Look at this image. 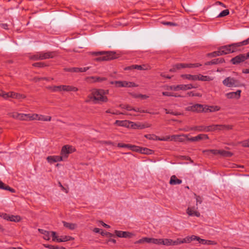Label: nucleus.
Wrapping results in <instances>:
<instances>
[{"instance_id": "72a5a7b5", "label": "nucleus", "mask_w": 249, "mask_h": 249, "mask_svg": "<svg viewBox=\"0 0 249 249\" xmlns=\"http://www.w3.org/2000/svg\"><path fill=\"white\" fill-rule=\"evenodd\" d=\"M181 77L183 79H186L190 80L196 81V75L191 74H182Z\"/></svg>"}, {"instance_id": "1a4fd4ad", "label": "nucleus", "mask_w": 249, "mask_h": 249, "mask_svg": "<svg viewBox=\"0 0 249 249\" xmlns=\"http://www.w3.org/2000/svg\"><path fill=\"white\" fill-rule=\"evenodd\" d=\"M73 151L72 146L69 145H65L62 147L61 151V156H63V160L67 159L69 154L71 153Z\"/></svg>"}, {"instance_id": "6e6d98bb", "label": "nucleus", "mask_w": 249, "mask_h": 249, "mask_svg": "<svg viewBox=\"0 0 249 249\" xmlns=\"http://www.w3.org/2000/svg\"><path fill=\"white\" fill-rule=\"evenodd\" d=\"M118 147L122 148H128L130 149L131 144H124L122 143H118L117 144Z\"/></svg>"}, {"instance_id": "680f3d73", "label": "nucleus", "mask_w": 249, "mask_h": 249, "mask_svg": "<svg viewBox=\"0 0 249 249\" xmlns=\"http://www.w3.org/2000/svg\"><path fill=\"white\" fill-rule=\"evenodd\" d=\"M120 107L122 108L126 109L127 110H133V107L129 105H121Z\"/></svg>"}, {"instance_id": "8fccbe9b", "label": "nucleus", "mask_w": 249, "mask_h": 249, "mask_svg": "<svg viewBox=\"0 0 249 249\" xmlns=\"http://www.w3.org/2000/svg\"><path fill=\"white\" fill-rule=\"evenodd\" d=\"M78 68L73 67V68H66L64 69V71H69L71 72H77Z\"/></svg>"}, {"instance_id": "0eeeda50", "label": "nucleus", "mask_w": 249, "mask_h": 249, "mask_svg": "<svg viewBox=\"0 0 249 249\" xmlns=\"http://www.w3.org/2000/svg\"><path fill=\"white\" fill-rule=\"evenodd\" d=\"M51 235L53 237V241H56L58 242H65L67 241L73 240L74 238L70 236H61L58 237L56 235V232L54 231H51Z\"/></svg>"}, {"instance_id": "58836bf2", "label": "nucleus", "mask_w": 249, "mask_h": 249, "mask_svg": "<svg viewBox=\"0 0 249 249\" xmlns=\"http://www.w3.org/2000/svg\"><path fill=\"white\" fill-rule=\"evenodd\" d=\"M220 107L218 106H210L208 107L206 110H205V112L207 111H209L210 112H214L219 110Z\"/></svg>"}, {"instance_id": "864d4df0", "label": "nucleus", "mask_w": 249, "mask_h": 249, "mask_svg": "<svg viewBox=\"0 0 249 249\" xmlns=\"http://www.w3.org/2000/svg\"><path fill=\"white\" fill-rule=\"evenodd\" d=\"M101 234L102 235V236H106L108 237H114V235L110 232H107V231H102L101 232H100Z\"/></svg>"}, {"instance_id": "20e7f679", "label": "nucleus", "mask_w": 249, "mask_h": 249, "mask_svg": "<svg viewBox=\"0 0 249 249\" xmlns=\"http://www.w3.org/2000/svg\"><path fill=\"white\" fill-rule=\"evenodd\" d=\"M94 98V104H101L102 103L107 102L108 98L106 96H103L100 92V89H94L92 90Z\"/></svg>"}, {"instance_id": "052dcab7", "label": "nucleus", "mask_w": 249, "mask_h": 249, "mask_svg": "<svg viewBox=\"0 0 249 249\" xmlns=\"http://www.w3.org/2000/svg\"><path fill=\"white\" fill-rule=\"evenodd\" d=\"M239 143L241 144L242 146L244 147H249V140H245L242 142H240Z\"/></svg>"}, {"instance_id": "393cba45", "label": "nucleus", "mask_w": 249, "mask_h": 249, "mask_svg": "<svg viewBox=\"0 0 249 249\" xmlns=\"http://www.w3.org/2000/svg\"><path fill=\"white\" fill-rule=\"evenodd\" d=\"M219 50L222 54V55L231 53V50L229 47H228V45L221 46L219 48Z\"/></svg>"}, {"instance_id": "f257e3e1", "label": "nucleus", "mask_w": 249, "mask_h": 249, "mask_svg": "<svg viewBox=\"0 0 249 249\" xmlns=\"http://www.w3.org/2000/svg\"><path fill=\"white\" fill-rule=\"evenodd\" d=\"M173 240L171 239H156L154 238L144 237L136 242L135 244H142L144 243H153L157 245L173 246Z\"/></svg>"}, {"instance_id": "5701e85b", "label": "nucleus", "mask_w": 249, "mask_h": 249, "mask_svg": "<svg viewBox=\"0 0 249 249\" xmlns=\"http://www.w3.org/2000/svg\"><path fill=\"white\" fill-rule=\"evenodd\" d=\"M62 91H77L78 89L76 87L69 86V85H63Z\"/></svg>"}, {"instance_id": "0e129e2a", "label": "nucleus", "mask_w": 249, "mask_h": 249, "mask_svg": "<svg viewBox=\"0 0 249 249\" xmlns=\"http://www.w3.org/2000/svg\"><path fill=\"white\" fill-rule=\"evenodd\" d=\"M239 43L241 47L242 46H245V45H247L249 44V37L248 39H247L245 40H243V41L239 42Z\"/></svg>"}, {"instance_id": "e2e57ef3", "label": "nucleus", "mask_w": 249, "mask_h": 249, "mask_svg": "<svg viewBox=\"0 0 249 249\" xmlns=\"http://www.w3.org/2000/svg\"><path fill=\"white\" fill-rule=\"evenodd\" d=\"M187 95L188 96H197L200 97L201 96V94L199 93H194L193 91L188 92L187 93Z\"/></svg>"}, {"instance_id": "f8f14e48", "label": "nucleus", "mask_w": 249, "mask_h": 249, "mask_svg": "<svg viewBox=\"0 0 249 249\" xmlns=\"http://www.w3.org/2000/svg\"><path fill=\"white\" fill-rule=\"evenodd\" d=\"M209 139V137L206 134H200L198 135L192 137L191 138H188V140L191 142H196V141H199L201 140H207Z\"/></svg>"}, {"instance_id": "f03ea898", "label": "nucleus", "mask_w": 249, "mask_h": 249, "mask_svg": "<svg viewBox=\"0 0 249 249\" xmlns=\"http://www.w3.org/2000/svg\"><path fill=\"white\" fill-rule=\"evenodd\" d=\"M91 53L95 56L101 55L95 59L96 61H108L116 58L115 53L113 52H93Z\"/></svg>"}, {"instance_id": "cd10ccee", "label": "nucleus", "mask_w": 249, "mask_h": 249, "mask_svg": "<svg viewBox=\"0 0 249 249\" xmlns=\"http://www.w3.org/2000/svg\"><path fill=\"white\" fill-rule=\"evenodd\" d=\"M38 231L40 233L43 234L44 235L43 238L45 240H49L50 239V233L51 232H49L48 231H45L43 229H39Z\"/></svg>"}, {"instance_id": "13d9d810", "label": "nucleus", "mask_w": 249, "mask_h": 249, "mask_svg": "<svg viewBox=\"0 0 249 249\" xmlns=\"http://www.w3.org/2000/svg\"><path fill=\"white\" fill-rule=\"evenodd\" d=\"M165 111L166 114H170L175 116H178L180 115V113H178V112H174L172 110H168L167 109H165Z\"/></svg>"}, {"instance_id": "dca6fc26", "label": "nucleus", "mask_w": 249, "mask_h": 249, "mask_svg": "<svg viewBox=\"0 0 249 249\" xmlns=\"http://www.w3.org/2000/svg\"><path fill=\"white\" fill-rule=\"evenodd\" d=\"M225 62V60L223 58H218L214 59L211 61L207 62L205 63V65H215Z\"/></svg>"}, {"instance_id": "4c0bfd02", "label": "nucleus", "mask_w": 249, "mask_h": 249, "mask_svg": "<svg viewBox=\"0 0 249 249\" xmlns=\"http://www.w3.org/2000/svg\"><path fill=\"white\" fill-rule=\"evenodd\" d=\"M52 117L51 116H45L44 115H38V117L36 120L43 121H50L51 120Z\"/></svg>"}, {"instance_id": "ea45409f", "label": "nucleus", "mask_w": 249, "mask_h": 249, "mask_svg": "<svg viewBox=\"0 0 249 249\" xmlns=\"http://www.w3.org/2000/svg\"><path fill=\"white\" fill-rule=\"evenodd\" d=\"M207 56H209V57H216V56H217L222 55V54H221V53L220 52V50L219 49L217 51L213 52L211 53H208L207 54Z\"/></svg>"}, {"instance_id": "7ed1b4c3", "label": "nucleus", "mask_w": 249, "mask_h": 249, "mask_svg": "<svg viewBox=\"0 0 249 249\" xmlns=\"http://www.w3.org/2000/svg\"><path fill=\"white\" fill-rule=\"evenodd\" d=\"M223 84L228 88H236L244 87L245 85L241 83L239 80L231 76L226 77L222 81Z\"/></svg>"}, {"instance_id": "bb28decb", "label": "nucleus", "mask_w": 249, "mask_h": 249, "mask_svg": "<svg viewBox=\"0 0 249 249\" xmlns=\"http://www.w3.org/2000/svg\"><path fill=\"white\" fill-rule=\"evenodd\" d=\"M228 47H229L231 50V53H232L237 52L238 50L237 48L240 47L241 46L239 42H237L229 44L228 45Z\"/></svg>"}, {"instance_id": "9b49d317", "label": "nucleus", "mask_w": 249, "mask_h": 249, "mask_svg": "<svg viewBox=\"0 0 249 249\" xmlns=\"http://www.w3.org/2000/svg\"><path fill=\"white\" fill-rule=\"evenodd\" d=\"M241 90H237L235 92H230L226 94V96L228 99H238L241 97Z\"/></svg>"}, {"instance_id": "473e14b6", "label": "nucleus", "mask_w": 249, "mask_h": 249, "mask_svg": "<svg viewBox=\"0 0 249 249\" xmlns=\"http://www.w3.org/2000/svg\"><path fill=\"white\" fill-rule=\"evenodd\" d=\"M218 130L217 124H212L209 126H206V132H212Z\"/></svg>"}, {"instance_id": "c756f323", "label": "nucleus", "mask_w": 249, "mask_h": 249, "mask_svg": "<svg viewBox=\"0 0 249 249\" xmlns=\"http://www.w3.org/2000/svg\"><path fill=\"white\" fill-rule=\"evenodd\" d=\"M63 223L65 227L71 230H74L77 227V224L75 223H68L65 221H63Z\"/></svg>"}, {"instance_id": "69168bd1", "label": "nucleus", "mask_w": 249, "mask_h": 249, "mask_svg": "<svg viewBox=\"0 0 249 249\" xmlns=\"http://www.w3.org/2000/svg\"><path fill=\"white\" fill-rule=\"evenodd\" d=\"M89 69V67L78 68L77 72H85Z\"/></svg>"}, {"instance_id": "a211bd4d", "label": "nucleus", "mask_w": 249, "mask_h": 249, "mask_svg": "<svg viewBox=\"0 0 249 249\" xmlns=\"http://www.w3.org/2000/svg\"><path fill=\"white\" fill-rule=\"evenodd\" d=\"M188 68L187 64L179 63L173 66V68L170 70V71L175 72L177 70H180L182 68Z\"/></svg>"}, {"instance_id": "37998d69", "label": "nucleus", "mask_w": 249, "mask_h": 249, "mask_svg": "<svg viewBox=\"0 0 249 249\" xmlns=\"http://www.w3.org/2000/svg\"><path fill=\"white\" fill-rule=\"evenodd\" d=\"M93 96L94 94L93 90H92L91 93L88 96L87 99L86 100V102L89 103L92 102L93 104H94V98Z\"/></svg>"}, {"instance_id": "4be33fe9", "label": "nucleus", "mask_w": 249, "mask_h": 249, "mask_svg": "<svg viewBox=\"0 0 249 249\" xmlns=\"http://www.w3.org/2000/svg\"><path fill=\"white\" fill-rule=\"evenodd\" d=\"M218 130H229L233 128V125L229 124H217Z\"/></svg>"}, {"instance_id": "4d7b16f0", "label": "nucleus", "mask_w": 249, "mask_h": 249, "mask_svg": "<svg viewBox=\"0 0 249 249\" xmlns=\"http://www.w3.org/2000/svg\"><path fill=\"white\" fill-rule=\"evenodd\" d=\"M183 240L181 238H178L176 240L174 241L173 242V246H176L180 245L181 244H183Z\"/></svg>"}, {"instance_id": "79ce46f5", "label": "nucleus", "mask_w": 249, "mask_h": 249, "mask_svg": "<svg viewBox=\"0 0 249 249\" xmlns=\"http://www.w3.org/2000/svg\"><path fill=\"white\" fill-rule=\"evenodd\" d=\"M152 150L147 148L141 147L140 153L144 154H151L152 153Z\"/></svg>"}, {"instance_id": "7c9ffc66", "label": "nucleus", "mask_w": 249, "mask_h": 249, "mask_svg": "<svg viewBox=\"0 0 249 249\" xmlns=\"http://www.w3.org/2000/svg\"><path fill=\"white\" fill-rule=\"evenodd\" d=\"M0 189L5 190H8L10 191L12 193H15V190L10 187L8 185H6L4 183H3L1 181H0Z\"/></svg>"}, {"instance_id": "c03bdc74", "label": "nucleus", "mask_w": 249, "mask_h": 249, "mask_svg": "<svg viewBox=\"0 0 249 249\" xmlns=\"http://www.w3.org/2000/svg\"><path fill=\"white\" fill-rule=\"evenodd\" d=\"M50 79L53 80V78H50L49 77H36L33 78V80L35 82H37L40 81V80H46V81H49Z\"/></svg>"}, {"instance_id": "e433bc0d", "label": "nucleus", "mask_w": 249, "mask_h": 249, "mask_svg": "<svg viewBox=\"0 0 249 249\" xmlns=\"http://www.w3.org/2000/svg\"><path fill=\"white\" fill-rule=\"evenodd\" d=\"M26 119H27V121H31L36 120L37 117H38V114H26Z\"/></svg>"}, {"instance_id": "603ef678", "label": "nucleus", "mask_w": 249, "mask_h": 249, "mask_svg": "<svg viewBox=\"0 0 249 249\" xmlns=\"http://www.w3.org/2000/svg\"><path fill=\"white\" fill-rule=\"evenodd\" d=\"M20 113L18 112H11L9 113L8 115L13 118L18 120V117Z\"/></svg>"}, {"instance_id": "2eb2a0df", "label": "nucleus", "mask_w": 249, "mask_h": 249, "mask_svg": "<svg viewBox=\"0 0 249 249\" xmlns=\"http://www.w3.org/2000/svg\"><path fill=\"white\" fill-rule=\"evenodd\" d=\"M144 137L148 140L156 141H167L168 139H169V137L166 138H160L155 134H146L144 135Z\"/></svg>"}, {"instance_id": "a19ab883", "label": "nucleus", "mask_w": 249, "mask_h": 249, "mask_svg": "<svg viewBox=\"0 0 249 249\" xmlns=\"http://www.w3.org/2000/svg\"><path fill=\"white\" fill-rule=\"evenodd\" d=\"M21 220V217L19 215H10L9 221L13 222H19Z\"/></svg>"}, {"instance_id": "a878e982", "label": "nucleus", "mask_w": 249, "mask_h": 249, "mask_svg": "<svg viewBox=\"0 0 249 249\" xmlns=\"http://www.w3.org/2000/svg\"><path fill=\"white\" fill-rule=\"evenodd\" d=\"M203 153L208 156H210L211 154H213V155H219V150H217V149L205 150L203 151Z\"/></svg>"}, {"instance_id": "5fc2aeb1", "label": "nucleus", "mask_w": 249, "mask_h": 249, "mask_svg": "<svg viewBox=\"0 0 249 249\" xmlns=\"http://www.w3.org/2000/svg\"><path fill=\"white\" fill-rule=\"evenodd\" d=\"M30 59L33 60H41V57H40L39 53H37L36 54H35L34 55L30 56Z\"/></svg>"}, {"instance_id": "c9c22d12", "label": "nucleus", "mask_w": 249, "mask_h": 249, "mask_svg": "<svg viewBox=\"0 0 249 249\" xmlns=\"http://www.w3.org/2000/svg\"><path fill=\"white\" fill-rule=\"evenodd\" d=\"M199 243L204 245H216L217 243L214 241L207 240L205 239H201L198 241Z\"/></svg>"}, {"instance_id": "2f4dec72", "label": "nucleus", "mask_w": 249, "mask_h": 249, "mask_svg": "<svg viewBox=\"0 0 249 249\" xmlns=\"http://www.w3.org/2000/svg\"><path fill=\"white\" fill-rule=\"evenodd\" d=\"M219 155L223 157H231L233 155V154L230 151L219 150Z\"/></svg>"}, {"instance_id": "774afa93", "label": "nucleus", "mask_w": 249, "mask_h": 249, "mask_svg": "<svg viewBox=\"0 0 249 249\" xmlns=\"http://www.w3.org/2000/svg\"><path fill=\"white\" fill-rule=\"evenodd\" d=\"M26 114L20 113L18 117L19 120L21 121H27V119H26Z\"/></svg>"}, {"instance_id": "bf43d9fd", "label": "nucleus", "mask_w": 249, "mask_h": 249, "mask_svg": "<svg viewBox=\"0 0 249 249\" xmlns=\"http://www.w3.org/2000/svg\"><path fill=\"white\" fill-rule=\"evenodd\" d=\"M140 148H141V147L136 146L134 145H131V148L130 149H131L133 151L140 152Z\"/></svg>"}, {"instance_id": "de8ad7c7", "label": "nucleus", "mask_w": 249, "mask_h": 249, "mask_svg": "<svg viewBox=\"0 0 249 249\" xmlns=\"http://www.w3.org/2000/svg\"><path fill=\"white\" fill-rule=\"evenodd\" d=\"M46 248H49L50 249H66L65 248L63 247H59L58 246H53L51 245H44Z\"/></svg>"}, {"instance_id": "423d86ee", "label": "nucleus", "mask_w": 249, "mask_h": 249, "mask_svg": "<svg viewBox=\"0 0 249 249\" xmlns=\"http://www.w3.org/2000/svg\"><path fill=\"white\" fill-rule=\"evenodd\" d=\"M110 84L114 85L116 88L121 87H136L137 85L133 82H127L126 81H110Z\"/></svg>"}, {"instance_id": "49530a36", "label": "nucleus", "mask_w": 249, "mask_h": 249, "mask_svg": "<svg viewBox=\"0 0 249 249\" xmlns=\"http://www.w3.org/2000/svg\"><path fill=\"white\" fill-rule=\"evenodd\" d=\"M33 66L38 68H43L47 66L48 65L44 62H36L33 64Z\"/></svg>"}, {"instance_id": "f3484780", "label": "nucleus", "mask_w": 249, "mask_h": 249, "mask_svg": "<svg viewBox=\"0 0 249 249\" xmlns=\"http://www.w3.org/2000/svg\"><path fill=\"white\" fill-rule=\"evenodd\" d=\"M187 213L190 216H196V217H199L200 215V213L198 211H196L194 207H188L187 209Z\"/></svg>"}, {"instance_id": "aec40b11", "label": "nucleus", "mask_w": 249, "mask_h": 249, "mask_svg": "<svg viewBox=\"0 0 249 249\" xmlns=\"http://www.w3.org/2000/svg\"><path fill=\"white\" fill-rule=\"evenodd\" d=\"M200 238L196 235H192L191 236H187L182 239L183 243H189L194 240L199 241Z\"/></svg>"}, {"instance_id": "a18cd8bd", "label": "nucleus", "mask_w": 249, "mask_h": 249, "mask_svg": "<svg viewBox=\"0 0 249 249\" xmlns=\"http://www.w3.org/2000/svg\"><path fill=\"white\" fill-rule=\"evenodd\" d=\"M114 124L121 126H126L127 124L126 121H119L116 120L114 123Z\"/></svg>"}, {"instance_id": "4468645a", "label": "nucleus", "mask_w": 249, "mask_h": 249, "mask_svg": "<svg viewBox=\"0 0 249 249\" xmlns=\"http://www.w3.org/2000/svg\"><path fill=\"white\" fill-rule=\"evenodd\" d=\"M115 233L116 235L119 237H131L132 235V233L128 231H115Z\"/></svg>"}, {"instance_id": "ddd939ff", "label": "nucleus", "mask_w": 249, "mask_h": 249, "mask_svg": "<svg viewBox=\"0 0 249 249\" xmlns=\"http://www.w3.org/2000/svg\"><path fill=\"white\" fill-rule=\"evenodd\" d=\"M47 160L49 163H52L63 160V156H49L47 157Z\"/></svg>"}, {"instance_id": "f704fd0d", "label": "nucleus", "mask_w": 249, "mask_h": 249, "mask_svg": "<svg viewBox=\"0 0 249 249\" xmlns=\"http://www.w3.org/2000/svg\"><path fill=\"white\" fill-rule=\"evenodd\" d=\"M63 85H60V86H50L48 87L47 88L53 91H62V88Z\"/></svg>"}, {"instance_id": "3c124183", "label": "nucleus", "mask_w": 249, "mask_h": 249, "mask_svg": "<svg viewBox=\"0 0 249 249\" xmlns=\"http://www.w3.org/2000/svg\"><path fill=\"white\" fill-rule=\"evenodd\" d=\"M229 14V11L228 9H226L222 11L218 16V18L224 17Z\"/></svg>"}, {"instance_id": "412c9836", "label": "nucleus", "mask_w": 249, "mask_h": 249, "mask_svg": "<svg viewBox=\"0 0 249 249\" xmlns=\"http://www.w3.org/2000/svg\"><path fill=\"white\" fill-rule=\"evenodd\" d=\"M196 80L202 81H210L213 80V78L209 76H204L200 74L196 75Z\"/></svg>"}, {"instance_id": "09e8293b", "label": "nucleus", "mask_w": 249, "mask_h": 249, "mask_svg": "<svg viewBox=\"0 0 249 249\" xmlns=\"http://www.w3.org/2000/svg\"><path fill=\"white\" fill-rule=\"evenodd\" d=\"M96 78H98V76H89L86 78V80L89 83L97 82Z\"/></svg>"}, {"instance_id": "6ab92c4d", "label": "nucleus", "mask_w": 249, "mask_h": 249, "mask_svg": "<svg viewBox=\"0 0 249 249\" xmlns=\"http://www.w3.org/2000/svg\"><path fill=\"white\" fill-rule=\"evenodd\" d=\"M188 131H196L198 132H206V126L204 125H198L195 126L188 128Z\"/></svg>"}, {"instance_id": "9d476101", "label": "nucleus", "mask_w": 249, "mask_h": 249, "mask_svg": "<svg viewBox=\"0 0 249 249\" xmlns=\"http://www.w3.org/2000/svg\"><path fill=\"white\" fill-rule=\"evenodd\" d=\"M39 53L41 57V60L53 58L57 55V53L55 51L48 52L46 53L41 52H39Z\"/></svg>"}, {"instance_id": "338daca9", "label": "nucleus", "mask_w": 249, "mask_h": 249, "mask_svg": "<svg viewBox=\"0 0 249 249\" xmlns=\"http://www.w3.org/2000/svg\"><path fill=\"white\" fill-rule=\"evenodd\" d=\"M188 68H195L201 66V64L199 63H195V64H187Z\"/></svg>"}, {"instance_id": "b1692460", "label": "nucleus", "mask_w": 249, "mask_h": 249, "mask_svg": "<svg viewBox=\"0 0 249 249\" xmlns=\"http://www.w3.org/2000/svg\"><path fill=\"white\" fill-rule=\"evenodd\" d=\"M182 182V180L181 179L177 178L175 175H173L171 176L170 180V184L171 185H176V184H180Z\"/></svg>"}, {"instance_id": "c85d7f7f", "label": "nucleus", "mask_w": 249, "mask_h": 249, "mask_svg": "<svg viewBox=\"0 0 249 249\" xmlns=\"http://www.w3.org/2000/svg\"><path fill=\"white\" fill-rule=\"evenodd\" d=\"M10 97L15 98V99H21V98L24 99L26 98V96L24 95V94H21L20 93H16L14 92H10Z\"/></svg>"}, {"instance_id": "39448f33", "label": "nucleus", "mask_w": 249, "mask_h": 249, "mask_svg": "<svg viewBox=\"0 0 249 249\" xmlns=\"http://www.w3.org/2000/svg\"><path fill=\"white\" fill-rule=\"evenodd\" d=\"M249 56L247 53H240L235 57L232 58L230 60V62L234 65H238L244 63L246 60H248Z\"/></svg>"}, {"instance_id": "6e6552de", "label": "nucleus", "mask_w": 249, "mask_h": 249, "mask_svg": "<svg viewBox=\"0 0 249 249\" xmlns=\"http://www.w3.org/2000/svg\"><path fill=\"white\" fill-rule=\"evenodd\" d=\"M205 107L203 105L201 104H196L194 105L189 106L186 108L188 111H191L195 112H201L205 111Z\"/></svg>"}]
</instances>
